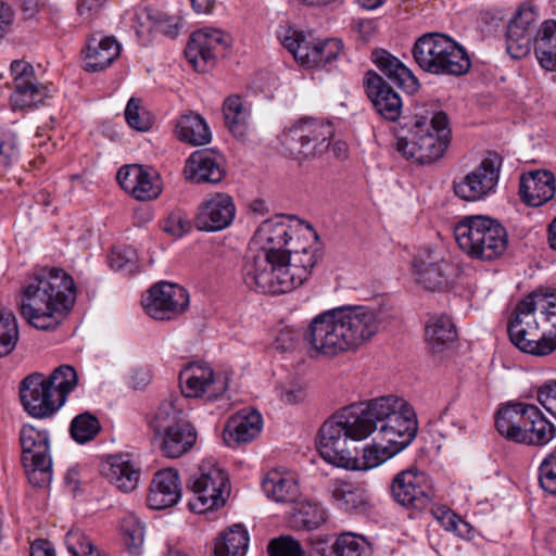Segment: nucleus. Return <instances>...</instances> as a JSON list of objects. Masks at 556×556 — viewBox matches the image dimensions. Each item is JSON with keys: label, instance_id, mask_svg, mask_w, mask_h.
I'll return each mask as SVG.
<instances>
[{"label": "nucleus", "instance_id": "nucleus-14", "mask_svg": "<svg viewBox=\"0 0 556 556\" xmlns=\"http://www.w3.org/2000/svg\"><path fill=\"white\" fill-rule=\"evenodd\" d=\"M144 312L155 320H172L189 305V293L179 285L161 281L152 286L141 300Z\"/></svg>", "mask_w": 556, "mask_h": 556}, {"label": "nucleus", "instance_id": "nucleus-62", "mask_svg": "<svg viewBox=\"0 0 556 556\" xmlns=\"http://www.w3.org/2000/svg\"><path fill=\"white\" fill-rule=\"evenodd\" d=\"M309 37L301 31L288 29L281 38V43L301 63Z\"/></svg>", "mask_w": 556, "mask_h": 556}, {"label": "nucleus", "instance_id": "nucleus-25", "mask_svg": "<svg viewBox=\"0 0 556 556\" xmlns=\"http://www.w3.org/2000/svg\"><path fill=\"white\" fill-rule=\"evenodd\" d=\"M555 178L552 172L540 169L521 175L519 197L528 206L538 207L554 198Z\"/></svg>", "mask_w": 556, "mask_h": 556}, {"label": "nucleus", "instance_id": "nucleus-59", "mask_svg": "<svg viewBox=\"0 0 556 556\" xmlns=\"http://www.w3.org/2000/svg\"><path fill=\"white\" fill-rule=\"evenodd\" d=\"M28 481L38 488L48 486L52 480V460L46 458L42 462H35V465L29 466L23 464Z\"/></svg>", "mask_w": 556, "mask_h": 556}, {"label": "nucleus", "instance_id": "nucleus-36", "mask_svg": "<svg viewBox=\"0 0 556 556\" xmlns=\"http://www.w3.org/2000/svg\"><path fill=\"white\" fill-rule=\"evenodd\" d=\"M330 492L340 509L353 514H365L369 508V501L365 490L352 482L334 480Z\"/></svg>", "mask_w": 556, "mask_h": 556}, {"label": "nucleus", "instance_id": "nucleus-3", "mask_svg": "<svg viewBox=\"0 0 556 556\" xmlns=\"http://www.w3.org/2000/svg\"><path fill=\"white\" fill-rule=\"evenodd\" d=\"M288 219L286 215H276L263 222L255 231L253 245L257 248H250L242 266V280L250 290L288 251L285 249L291 239Z\"/></svg>", "mask_w": 556, "mask_h": 556}, {"label": "nucleus", "instance_id": "nucleus-41", "mask_svg": "<svg viewBox=\"0 0 556 556\" xmlns=\"http://www.w3.org/2000/svg\"><path fill=\"white\" fill-rule=\"evenodd\" d=\"M225 125L237 138H243L249 127L251 108L238 94L229 96L223 104Z\"/></svg>", "mask_w": 556, "mask_h": 556}, {"label": "nucleus", "instance_id": "nucleus-16", "mask_svg": "<svg viewBox=\"0 0 556 556\" xmlns=\"http://www.w3.org/2000/svg\"><path fill=\"white\" fill-rule=\"evenodd\" d=\"M179 386L186 397L217 400L227 389L226 378L215 375L213 368L203 362H191L179 374Z\"/></svg>", "mask_w": 556, "mask_h": 556}, {"label": "nucleus", "instance_id": "nucleus-29", "mask_svg": "<svg viewBox=\"0 0 556 556\" xmlns=\"http://www.w3.org/2000/svg\"><path fill=\"white\" fill-rule=\"evenodd\" d=\"M372 60L377 67L405 92L412 94L419 89V81L413 72L388 51L376 50Z\"/></svg>", "mask_w": 556, "mask_h": 556}, {"label": "nucleus", "instance_id": "nucleus-51", "mask_svg": "<svg viewBox=\"0 0 556 556\" xmlns=\"http://www.w3.org/2000/svg\"><path fill=\"white\" fill-rule=\"evenodd\" d=\"M72 438L78 443H86L92 440L101 430L99 419L86 412L77 415L71 424Z\"/></svg>", "mask_w": 556, "mask_h": 556}, {"label": "nucleus", "instance_id": "nucleus-54", "mask_svg": "<svg viewBox=\"0 0 556 556\" xmlns=\"http://www.w3.org/2000/svg\"><path fill=\"white\" fill-rule=\"evenodd\" d=\"M337 556H365L367 541L352 532H343L334 541Z\"/></svg>", "mask_w": 556, "mask_h": 556}, {"label": "nucleus", "instance_id": "nucleus-45", "mask_svg": "<svg viewBox=\"0 0 556 556\" xmlns=\"http://www.w3.org/2000/svg\"><path fill=\"white\" fill-rule=\"evenodd\" d=\"M14 91L10 97L13 109H26L42 103L50 96V89L37 81L36 78L22 80L14 84Z\"/></svg>", "mask_w": 556, "mask_h": 556}, {"label": "nucleus", "instance_id": "nucleus-10", "mask_svg": "<svg viewBox=\"0 0 556 556\" xmlns=\"http://www.w3.org/2000/svg\"><path fill=\"white\" fill-rule=\"evenodd\" d=\"M187 488L193 493L188 506L197 514H204L224 506L230 494L227 472L210 463L202 464L190 476Z\"/></svg>", "mask_w": 556, "mask_h": 556}, {"label": "nucleus", "instance_id": "nucleus-15", "mask_svg": "<svg viewBox=\"0 0 556 556\" xmlns=\"http://www.w3.org/2000/svg\"><path fill=\"white\" fill-rule=\"evenodd\" d=\"M390 493L392 498L401 506L422 510L432 502V482L424 471L405 469L392 479Z\"/></svg>", "mask_w": 556, "mask_h": 556}, {"label": "nucleus", "instance_id": "nucleus-37", "mask_svg": "<svg viewBox=\"0 0 556 556\" xmlns=\"http://www.w3.org/2000/svg\"><path fill=\"white\" fill-rule=\"evenodd\" d=\"M20 441L22 446V464L33 466L35 462L51 458L47 431H39L31 425H24L20 432Z\"/></svg>", "mask_w": 556, "mask_h": 556}, {"label": "nucleus", "instance_id": "nucleus-60", "mask_svg": "<svg viewBox=\"0 0 556 556\" xmlns=\"http://www.w3.org/2000/svg\"><path fill=\"white\" fill-rule=\"evenodd\" d=\"M20 149L14 132L0 128V164L9 166L18 159Z\"/></svg>", "mask_w": 556, "mask_h": 556}, {"label": "nucleus", "instance_id": "nucleus-8", "mask_svg": "<svg viewBox=\"0 0 556 556\" xmlns=\"http://www.w3.org/2000/svg\"><path fill=\"white\" fill-rule=\"evenodd\" d=\"M161 452L165 457L178 458L188 453L197 442L194 427L184 418L181 408L172 401L160 404L150 421Z\"/></svg>", "mask_w": 556, "mask_h": 556}, {"label": "nucleus", "instance_id": "nucleus-20", "mask_svg": "<svg viewBox=\"0 0 556 556\" xmlns=\"http://www.w3.org/2000/svg\"><path fill=\"white\" fill-rule=\"evenodd\" d=\"M236 216V205L227 193H215L198 208L195 227L202 231H219L229 227Z\"/></svg>", "mask_w": 556, "mask_h": 556}, {"label": "nucleus", "instance_id": "nucleus-56", "mask_svg": "<svg viewBox=\"0 0 556 556\" xmlns=\"http://www.w3.org/2000/svg\"><path fill=\"white\" fill-rule=\"evenodd\" d=\"M127 124L139 131H147L151 127V118L147 111L141 108V100L130 98L125 109Z\"/></svg>", "mask_w": 556, "mask_h": 556}, {"label": "nucleus", "instance_id": "nucleus-49", "mask_svg": "<svg viewBox=\"0 0 556 556\" xmlns=\"http://www.w3.org/2000/svg\"><path fill=\"white\" fill-rule=\"evenodd\" d=\"M18 341V327L14 314L0 308V357L13 352Z\"/></svg>", "mask_w": 556, "mask_h": 556}, {"label": "nucleus", "instance_id": "nucleus-7", "mask_svg": "<svg viewBox=\"0 0 556 556\" xmlns=\"http://www.w3.org/2000/svg\"><path fill=\"white\" fill-rule=\"evenodd\" d=\"M323 255L319 248L313 247L293 252L288 250L251 290L264 294L290 292L308 279Z\"/></svg>", "mask_w": 556, "mask_h": 556}, {"label": "nucleus", "instance_id": "nucleus-47", "mask_svg": "<svg viewBox=\"0 0 556 556\" xmlns=\"http://www.w3.org/2000/svg\"><path fill=\"white\" fill-rule=\"evenodd\" d=\"M521 352L534 356H547L556 350V341L546 334L544 327L525 333L521 340L514 344Z\"/></svg>", "mask_w": 556, "mask_h": 556}, {"label": "nucleus", "instance_id": "nucleus-1", "mask_svg": "<svg viewBox=\"0 0 556 556\" xmlns=\"http://www.w3.org/2000/svg\"><path fill=\"white\" fill-rule=\"evenodd\" d=\"M379 327L378 315L369 307H338L314 317L303 341L312 357L332 358L357 350L378 332Z\"/></svg>", "mask_w": 556, "mask_h": 556}, {"label": "nucleus", "instance_id": "nucleus-44", "mask_svg": "<svg viewBox=\"0 0 556 556\" xmlns=\"http://www.w3.org/2000/svg\"><path fill=\"white\" fill-rule=\"evenodd\" d=\"M262 489L268 498L277 503H293L299 494L294 479L282 476L279 471H269L262 481Z\"/></svg>", "mask_w": 556, "mask_h": 556}, {"label": "nucleus", "instance_id": "nucleus-64", "mask_svg": "<svg viewBox=\"0 0 556 556\" xmlns=\"http://www.w3.org/2000/svg\"><path fill=\"white\" fill-rule=\"evenodd\" d=\"M304 556H337L334 542L330 543L328 536L311 538Z\"/></svg>", "mask_w": 556, "mask_h": 556}, {"label": "nucleus", "instance_id": "nucleus-6", "mask_svg": "<svg viewBox=\"0 0 556 556\" xmlns=\"http://www.w3.org/2000/svg\"><path fill=\"white\" fill-rule=\"evenodd\" d=\"M448 117L443 111L435 112L428 124L426 118L418 119L408 137H399L395 150L405 159L420 164H430L439 160L450 142Z\"/></svg>", "mask_w": 556, "mask_h": 556}, {"label": "nucleus", "instance_id": "nucleus-23", "mask_svg": "<svg viewBox=\"0 0 556 556\" xmlns=\"http://www.w3.org/2000/svg\"><path fill=\"white\" fill-rule=\"evenodd\" d=\"M417 281L425 289L432 291H445L451 289L462 275V268L457 263L448 260L425 263L416 262Z\"/></svg>", "mask_w": 556, "mask_h": 556}, {"label": "nucleus", "instance_id": "nucleus-38", "mask_svg": "<svg viewBox=\"0 0 556 556\" xmlns=\"http://www.w3.org/2000/svg\"><path fill=\"white\" fill-rule=\"evenodd\" d=\"M342 49L343 43L340 39L315 40L311 36L301 64L307 67H326L338 58Z\"/></svg>", "mask_w": 556, "mask_h": 556}, {"label": "nucleus", "instance_id": "nucleus-57", "mask_svg": "<svg viewBox=\"0 0 556 556\" xmlns=\"http://www.w3.org/2000/svg\"><path fill=\"white\" fill-rule=\"evenodd\" d=\"M267 551L269 556H304L305 549L300 541L291 535H281L269 541Z\"/></svg>", "mask_w": 556, "mask_h": 556}, {"label": "nucleus", "instance_id": "nucleus-2", "mask_svg": "<svg viewBox=\"0 0 556 556\" xmlns=\"http://www.w3.org/2000/svg\"><path fill=\"white\" fill-rule=\"evenodd\" d=\"M76 302L73 277L61 268L36 269L22 290L20 314L39 330L56 328Z\"/></svg>", "mask_w": 556, "mask_h": 556}, {"label": "nucleus", "instance_id": "nucleus-55", "mask_svg": "<svg viewBox=\"0 0 556 556\" xmlns=\"http://www.w3.org/2000/svg\"><path fill=\"white\" fill-rule=\"evenodd\" d=\"M123 534L128 552L134 556H139L144 541L143 525L134 518H129L123 523Z\"/></svg>", "mask_w": 556, "mask_h": 556}, {"label": "nucleus", "instance_id": "nucleus-28", "mask_svg": "<svg viewBox=\"0 0 556 556\" xmlns=\"http://www.w3.org/2000/svg\"><path fill=\"white\" fill-rule=\"evenodd\" d=\"M262 428L263 418L258 412H240L229 418L224 428L223 438L228 446L236 447L254 440Z\"/></svg>", "mask_w": 556, "mask_h": 556}, {"label": "nucleus", "instance_id": "nucleus-22", "mask_svg": "<svg viewBox=\"0 0 556 556\" xmlns=\"http://www.w3.org/2000/svg\"><path fill=\"white\" fill-rule=\"evenodd\" d=\"M117 180L126 192L140 201L153 200L162 191L157 174L138 164L123 166Z\"/></svg>", "mask_w": 556, "mask_h": 556}, {"label": "nucleus", "instance_id": "nucleus-4", "mask_svg": "<svg viewBox=\"0 0 556 556\" xmlns=\"http://www.w3.org/2000/svg\"><path fill=\"white\" fill-rule=\"evenodd\" d=\"M459 249L472 260L492 262L502 257L508 248L506 228L484 215L463 217L454 227Z\"/></svg>", "mask_w": 556, "mask_h": 556}, {"label": "nucleus", "instance_id": "nucleus-46", "mask_svg": "<svg viewBox=\"0 0 556 556\" xmlns=\"http://www.w3.org/2000/svg\"><path fill=\"white\" fill-rule=\"evenodd\" d=\"M364 403L366 410L374 420L376 430H378V424L382 425L390 420L393 414L405 407L407 401L396 395H384Z\"/></svg>", "mask_w": 556, "mask_h": 556}, {"label": "nucleus", "instance_id": "nucleus-21", "mask_svg": "<svg viewBox=\"0 0 556 556\" xmlns=\"http://www.w3.org/2000/svg\"><path fill=\"white\" fill-rule=\"evenodd\" d=\"M184 173L193 184H218L226 175L224 159L211 149L197 150L187 159Z\"/></svg>", "mask_w": 556, "mask_h": 556}, {"label": "nucleus", "instance_id": "nucleus-12", "mask_svg": "<svg viewBox=\"0 0 556 556\" xmlns=\"http://www.w3.org/2000/svg\"><path fill=\"white\" fill-rule=\"evenodd\" d=\"M20 399L24 410L33 418L52 417L65 403L42 372H31L20 382Z\"/></svg>", "mask_w": 556, "mask_h": 556}, {"label": "nucleus", "instance_id": "nucleus-58", "mask_svg": "<svg viewBox=\"0 0 556 556\" xmlns=\"http://www.w3.org/2000/svg\"><path fill=\"white\" fill-rule=\"evenodd\" d=\"M540 486L552 495H556V447L549 452L539 467Z\"/></svg>", "mask_w": 556, "mask_h": 556}, {"label": "nucleus", "instance_id": "nucleus-26", "mask_svg": "<svg viewBox=\"0 0 556 556\" xmlns=\"http://www.w3.org/2000/svg\"><path fill=\"white\" fill-rule=\"evenodd\" d=\"M181 496L178 472L173 468L157 471L150 484L147 503L152 509H164L175 505Z\"/></svg>", "mask_w": 556, "mask_h": 556}, {"label": "nucleus", "instance_id": "nucleus-33", "mask_svg": "<svg viewBox=\"0 0 556 556\" xmlns=\"http://www.w3.org/2000/svg\"><path fill=\"white\" fill-rule=\"evenodd\" d=\"M289 526L296 531H313L327 520V511L318 502L299 500L292 503Z\"/></svg>", "mask_w": 556, "mask_h": 556}, {"label": "nucleus", "instance_id": "nucleus-39", "mask_svg": "<svg viewBox=\"0 0 556 556\" xmlns=\"http://www.w3.org/2000/svg\"><path fill=\"white\" fill-rule=\"evenodd\" d=\"M534 52L540 65L546 71H556V21L546 20L536 30Z\"/></svg>", "mask_w": 556, "mask_h": 556}, {"label": "nucleus", "instance_id": "nucleus-35", "mask_svg": "<svg viewBox=\"0 0 556 556\" xmlns=\"http://www.w3.org/2000/svg\"><path fill=\"white\" fill-rule=\"evenodd\" d=\"M536 311V293L529 294L516 305L514 317L507 326L508 336L513 344L521 340L528 331L541 327L535 317Z\"/></svg>", "mask_w": 556, "mask_h": 556}, {"label": "nucleus", "instance_id": "nucleus-32", "mask_svg": "<svg viewBox=\"0 0 556 556\" xmlns=\"http://www.w3.org/2000/svg\"><path fill=\"white\" fill-rule=\"evenodd\" d=\"M556 434V428L535 405L528 408L519 444L543 446L549 443Z\"/></svg>", "mask_w": 556, "mask_h": 556}, {"label": "nucleus", "instance_id": "nucleus-61", "mask_svg": "<svg viewBox=\"0 0 556 556\" xmlns=\"http://www.w3.org/2000/svg\"><path fill=\"white\" fill-rule=\"evenodd\" d=\"M137 253L131 248L113 250L109 256L110 266L114 270L131 273L136 266Z\"/></svg>", "mask_w": 556, "mask_h": 556}, {"label": "nucleus", "instance_id": "nucleus-42", "mask_svg": "<svg viewBox=\"0 0 556 556\" xmlns=\"http://www.w3.org/2000/svg\"><path fill=\"white\" fill-rule=\"evenodd\" d=\"M176 135L180 141L192 146H203L211 141L212 135L205 119L195 113L180 116L176 124Z\"/></svg>", "mask_w": 556, "mask_h": 556}, {"label": "nucleus", "instance_id": "nucleus-31", "mask_svg": "<svg viewBox=\"0 0 556 556\" xmlns=\"http://www.w3.org/2000/svg\"><path fill=\"white\" fill-rule=\"evenodd\" d=\"M364 402L351 404L334 414L352 441H362L375 430L374 420L366 410Z\"/></svg>", "mask_w": 556, "mask_h": 556}, {"label": "nucleus", "instance_id": "nucleus-24", "mask_svg": "<svg viewBox=\"0 0 556 556\" xmlns=\"http://www.w3.org/2000/svg\"><path fill=\"white\" fill-rule=\"evenodd\" d=\"M418 431V421L414 408L405 404L403 409L397 410L386 424L378 429V437H382L388 443L407 447L415 439Z\"/></svg>", "mask_w": 556, "mask_h": 556}, {"label": "nucleus", "instance_id": "nucleus-27", "mask_svg": "<svg viewBox=\"0 0 556 556\" xmlns=\"http://www.w3.org/2000/svg\"><path fill=\"white\" fill-rule=\"evenodd\" d=\"M101 473L118 490L129 493L139 482L140 470L129 454L110 455L101 464Z\"/></svg>", "mask_w": 556, "mask_h": 556}, {"label": "nucleus", "instance_id": "nucleus-17", "mask_svg": "<svg viewBox=\"0 0 556 556\" xmlns=\"http://www.w3.org/2000/svg\"><path fill=\"white\" fill-rule=\"evenodd\" d=\"M229 47L225 34L218 29H199L190 35L185 56L197 72L210 71Z\"/></svg>", "mask_w": 556, "mask_h": 556}, {"label": "nucleus", "instance_id": "nucleus-40", "mask_svg": "<svg viewBox=\"0 0 556 556\" xmlns=\"http://www.w3.org/2000/svg\"><path fill=\"white\" fill-rule=\"evenodd\" d=\"M457 338L456 326L446 314L433 315L426 325V340L434 353L448 348Z\"/></svg>", "mask_w": 556, "mask_h": 556}, {"label": "nucleus", "instance_id": "nucleus-34", "mask_svg": "<svg viewBox=\"0 0 556 556\" xmlns=\"http://www.w3.org/2000/svg\"><path fill=\"white\" fill-rule=\"evenodd\" d=\"M121 47L114 37H92L86 48V65L89 72L103 71L119 55Z\"/></svg>", "mask_w": 556, "mask_h": 556}, {"label": "nucleus", "instance_id": "nucleus-19", "mask_svg": "<svg viewBox=\"0 0 556 556\" xmlns=\"http://www.w3.org/2000/svg\"><path fill=\"white\" fill-rule=\"evenodd\" d=\"M363 86L377 114L388 122H396L402 114L400 94L377 73H366Z\"/></svg>", "mask_w": 556, "mask_h": 556}, {"label": "nucleus", "instance_id": "nucleus-30", "mask_svg": "<svg viewBox=\"0 0 556 556\" xmlns=\"http://www.w3.org/2000/svg\"><path fill=\"white\" fill-rule=\"evenodd\" d=\"M531 405L523 402H509L500 407L495 414L497 432L505 439L518 443Z\"/></svg>", "mask_w": 556, "mask_h": 556}, {"label": "nucleus", "instance_id": "nucleus-11", "mask_svg": "<svg viewBox=\"0 0 556 556\" xmlns=\"http://www.w3.org/2000/svg\"><path fill=\"white\" fill-rule=\"evenodd\" d=\"M502 164V156L494 151H489L476 168L459 181H453L454 193L467 202L485 199L495 192Z\"/></svg>", "mask_w": 556, "mask_h": 556}, {"label": "nucleus", "instance_id": "nucleus-50", "mask_svg": "<svg viewBox=\"0 0 556 556\" xmlns=\"http://www.w3.org/2000/svg\"><path fill=\"white\" fill-rule=\"evenodd\" d=\"M47 379L56 391V395L61 396L64 403L67 395L77 387L78 377L75 368L71 365H61L55 368Z\"/></svg>", "mask_w": 556, "mask_h": 556}, {"label": "nucleus", "instance_id": "nucleus-18", "mask_svg": "<svg viewBox=\"0 0 556 556\" xmlns=\"http://www.w3.org/2000/svg\"><path fill=\"white\" fill-rule=\"evenodd\" d=\"M539 21L535 5L525 2L519 5L506 27V51L513 59H522L534 43V29Z\"/></svg>", "mask_w": 556, "mask_h": 556}, {"label": "nucleus", "instance_id": "nucleus-48", "mask_svg": "<svg viewBox=\"0 0 556 556\" xmlns=\"http://www.w3.org/2000/svg\"><path fill=\"white\" fill-rule=\"evenodd\" d=\"M403 450L404 448L400 445L388 443L386 440H382V437H378L377 434L372 444L364 448L363 464L359 465L357 463L358 467L356 469H370L378 467Z\"/></svg>", "mask_w": 556, "mask_h": 556}, {"label": "nucleus", "instance_id": "nucleus-13", "mask_svg": "<svg viewBox=\"0 0 556 556\" xmlns=\"http://www.w3.org/2000/svg\"><path fill=\"white\" fill-rule=\"evenodd\" d=\"M318 452L329 464L345 469L357 468V457L352 439L334 414L318 431Z\"/></svg>", "mask_w": 556, "mask_h": 556}, {"label": "nucleus", "instance_id": "nucleus-63", "mask_svg": "<svg viewBox=\"0 0 556 556\" xmlns=\"http://www.w3.org/2000/svg\"><path fill=\"white\" fill-rule=\"evenodd\" d=\"M437 518L446 531L453 532L459 536H465L469 533V523L450 509L440 510V515H438Z\"/></svg>", "mask_w": 556, "mask_h": 556}, {"label": "nucleus", "instance_id": "nucleus-53", "mask_svg": "<svg viewBox=\"0 0 556 556\" xmlns=\"http://www.w3.org/2000/svg\"><path fill=\"white\" fill-rule=\"evenodd\" d=\"M538 309L541 314V324L546 334L556 341V292L544 295L536 294Z\"/></svg>", "mask_w": 556, "mask_h": 556}, {"label": "nucleus", "instance_id": "nucleus-43", "mask_svg": "<svg viewBox=\"0 0 556 556\" xmlns=\"http://www.w3.org/2000/svg\"><path fill=\"white\" fill-rule=\"evenodd\" d=\"M248 546L247 529L242 525H233L216 539L214 556H245Z\"/></svg>", "mask_w": 556, "mask_h": 556}, {"label": "nucleus", "instance_id": "nucleus-9", "mask_svg": "<svg viewBox=\"0 0 556 556\" xmlns=\"http://www.w3.org/2000/svg\"><path fill=\"white\" fill-rule=\"evenodd\" d=\"M333 135L331 122L304 117L282 134L281 142L292 156L304 161L319 157L328 151Z\"/></svg>", "mask_w": 556, "mask_h": 556}, {"label": "nucleus", "instance_id": "nucleus-52", "mask_svg": "<svg viewBox=\"0 0 556 556\" xmlns=\"http://www.w3.org/2000/svg\"><path fill=\"white\" fill-rule=\"evenodd\" d=\"M65 544L73 556H105L79 529H72L67 532Z\"/></svg>", "mask_w": 556, "mask_h": 556}, {"label": "nucleus", "instance_id": "nucleus-5", "mask_svg": "<svg viewBox=\"0 0 556 556\" xmlns=\"http://www.w3.org/2000/svg\"><path fill=\"white\" fill-rule=\"evenodd\" d=\"M418 66L433 75L459 77L471 67L468 53L458 42L442 33L421 35L412 49Z\"/></svg>", "mask_w": 556, "mask_h": 556}]
</instances>
